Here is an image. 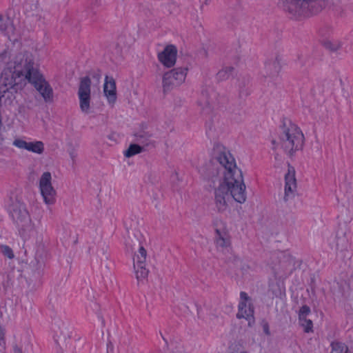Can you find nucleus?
<instances>
[{"mask_svg":"<svg viewBox=\"0 0 353 353\" xmlns=\"http://www.w3.org/2000/svg\"><path fill=\"white\" fill-rule=\"evenodd\" d=\"M205 174L208 179L212 181L220 177L219 185L214 190V202L218 211H225L234 201L239 203L245 202L246 186L242 172L224 145H214Z\"/></svg>","mask_w":353,"mask_h":353,"instance_id":"nucleus-1","label":"nucleus"},{"mask_svg":"<svg viewBox=\"0 0 353 353\" xmlns=\"http://www.w3.org/2000/svg\"><path fill=\"white\" fill-rule=\"evenodd\" d=\"M23 75L18 53L8 63L0 77V105L5 106L13 105L16 100V94L24 85Z\"/></svg>","mask_w":353,"mask_h":353,"instance_id":"nucleus-2","label":"nucleus"},{"mask_svg":"<svg viewBox=\"0 0 353 353\" xmlns=\"http://www.w3.org/2000/svg\"><path fill=\"white\" fill-rule=\"evenodd\" d=\"M278 5L294 20L308 18L327 8L336 9V4L330 0H279Z\"/></svg>","mask_w":353,"mask_h":353,"instance_id":"nucleus-3","label":"nucleus"},{"mask_svg":"<svg viewBox=\"0 0 353 353\" xmlns=\"http://www.w3.org/2000/svg\"><path fill=\"white\" fill-rule=\"evenodd\" d=\"M19 65L24 77V84L27 82L32 84L46 101H51L53 91L46 81L34 61L32 53L28 51L18 52Z\"/></svg>","mask_w":353,"mask_h":353,"instance_id":"nucleus-4","label":"nucleus"},{"mask_svg":"<svg viewBox=\"0 0 353 353\" xmlns=\"http://www.w3.org/2000/svg\"><path fill=\"white\" fill-rule=\"evenodd\" d=\"M280 143L284 152L290 157L295 156L303 149L305 137L302 130L291 121H285L279 135Z\"/></svg>","mask_w":353,"mask_h":353,"instance_id":"nucleus-5","label":"nucleus"},{"mask_svg":"<svg viewBox=\"0 0 353 353\" xmlns=\"http://www.w3.org/2000/svg\"><path fill=\"white\" fill-rule=\"evenodd\" d=\"M90 87L91 80L89 77L81 78L77 95L80 110L85 114H89L93 112Z\"/></svg>","mask_w":353,"mask_h":353,"instance_id":"nucleus-6","label":"nucleus"},{"mask_svg":"<svg viewBox=\"0 0 353 353\" xmlns=\"http://www.w3.org/2000/svg\"><path fill=\"white\" fill-rule=\"evenodd\" d=\"M214 225L216 232L214 237L216 248L223 254H231L230 239L225 223L221 220H216Z\"/></svg>","mask_w":353,"mask_h":353,"instance_id":"nucleus-7","label":"nucleus"},{"mask_svg":"<svg viewBox=\"0 0 353 353\" xmlns=\"http://www.w3.org/2000/svg\"><path fill=\"white\" fill-rule=\"evenodd\" d=\"M52 174L44 172L39 179V188L43 202L46 205H52L56 202L57 191L52 185Z\"/></svg>","mask_w":353,"mask_h":353,"instance_id":"nucleus-8","label":"nucleus"},{"mask_svg":"<svg viewBox=\"0 0 353 353\" xmlns=\"http://www.w3.org/2000/svg\"><path fill=\"white\" fill-rule=\"evenodd\" d=\"M12 216L19 228L20 232L23 234L27 231L34 229V225L32 223L28 212L25 206L20 203L13 205L11 211Z\"/></svg>","mask_w":353,"mask_h":353,"instance_id":"nucleus-9","label":"nucleus"},{"mask_svg":"<svg viewBox=\"0 0 353 353\" xmlns=\"http://www.w3.org/2000/svg\"><path fill=\"white\" fill-rule=\"evenodd\" d=\"M187 69L178 68L165 72L163 77V90L168 92L181 85L185 79Z\"/></svg>","mask_w":353,"mask_h":353,"instance_id":"nucleus-10","label":"nucleus"},{"mask_svg":"<svg viewBox=\"0 0 353 353\" xmlns=\"http://www.w3.org/2000/svg\"><path fill=\"white\" fill-rule=\"evenodd\" d=\"M146 258V250L143 246H140L133 258V265L135 275L139 281L145 280L148 275L149 271L145 268Z\"/></svg>","mask_w":353,"mask_h":353,"instance_id":"nucleus-11","label":"nucleus"},{"mask_svg":"<svg viewBox=\"0 0 353 353\" xmlns=\"http://www.w3.org/2000/svg\"><path fill=\"white\" fill-rule=\"evenodd\" d=\"M240 296L241 301L236 316L239 319H245L248 321V326L251 327L254 323L253 307L246 293L241 292Z\"/></svg>","mask_w":353,"mask_h":353,"instance_id":"nucleus-12","label":"nucleus"},{"mask_svg":"<svg viewBox=\"0 0 353 353\" xmlns=\"http://www.w3.org/2000/svg\"><path fill=\"white\" fill-rule=\"evenodd\" d=\"M297 190L295 171L292 168L288 169L285 174L284 195L283 200L287 202L294 199Z\"/></svg>","mask_w":353,"mask_h":353,"instance_id":"nucleus-13","label":"nucleus"},{"mask_svg":"<svg viewBox=\"0 0 353 353\" xmlns=\"http://www.w3.org/2000/svg\"><path fill=\"white\" fill-rule=\"evenodd\" d=\"M12 145L20 150H24L38 155H41L45 150L44 143L41 141L28 142L18 137L14 139Z\"/></svg>","mask_w":353,"mask_h":353,"instance_id":"nucleus-14","label":"nucleus"},{"mask_svg":"<svg viewBox=\"0 0 353 353\" xmlns=\"http://www.w3.org/2000/svg\"><path fill=\"white\" fill-rule=\"evenodd\" d=\"M282 58L279 55H274L267 59L263 63V72L266 76L275 77L281 69Z\"/></svg>","mask_w":353,"mask_h":353,"instance_id":"nucleus-15","label":"nucleus"},{"mask_svg":"<svg viewBox=\"0 0 353 353\" xmlns=\"http://www.w3.org/2000/svg\"><path fill=\"white\" fill-rule=\"evenodd\" d=\"M176 54L177 50L175 46H168L159 54V60L164 66L170 68L176 63Z\"/></svg>","mask_w":353,"mask_h":353,"instance_id":"nucleus-16","label":"nucleus"},{"mask_svg":"<svg viewBox=\"0 0 353 353\" xmlns=\"http://www.w3.org/2000/svg\"><path fill=\"white\" fill-rule=\"evenodd\" d=\"M103 93L108 104L113 107L117 101L116 83L113 78L105 77L103 85Z\"/></svg>","mask_w":353,"mask_h":353,"instance_id":"nucleus-17","label":"nucleus"},{"mask_svg":"<svg viewBox=\"0 0 353 353\" xmlns=\"http://www.w3.org/2000/svg\"><path fill=\"white\" fill-rule=\"evenodd\" d=\"M15 29L12 20L8 17H3L0 15V35L3 34L8 37L10 41L12 40ZM15 39H13L14 40Z\"/></svg>","mask_w":353,"mask_h":353,"instance_id":"nucleus-18","label":"nucleus"},{"mask_svg":"<svg viewBox=\"0 0 353 353\" xmlns=\"http://www.w3.org/2000/svg\"><path fill=\"white\" fill-rule=\"evenodd\" d=\"M321 46L330 52H336L341 49L343 43L336 37H324L321 40Z\"/></svg>","mask_w":353,"mask_h":353,"instance_id":"nucleus-19","label":"nucleus"},{"mask_svg":"<svg viewBox=\"0 0 353 353\" xmlns=\"http://www.w3.org/2000/svg\"><path fill=\"white\" fill-rule=\"evenodd\" d=\"M343 207L352 218L353 216V186L346 189L341 198Z\"/></svg>","mask_w":353,"mask_h":353,"instance_id":"nucleus-20","label":"nucleus"},{"mask_svg":"<svg viewBox=\"0 0 353 353\" xmlns=\"http://www.w3.org/2000/svg\"><path fill=\"white\" fill-rule=\"evenodd\" d=\"M135 140L143 146H148L152 143V134L145 130L137 132L134 134Z\"/></svg>","mask_w":353,"mask_h":353,"instance_id":"nucleus-21","label":"nucleus"},{"mask_svg":"<svg viewBox=\"0 0 353 353\" xmlns=\"http://www.w3.org/2000/svg\"><path fill=\"white\" fill-rule=\"evenodd\" d=\"M143 150V146H141L139 144L132 143L130 144L128 148L124 152V155L125 157L130 158L136 154L141 153Z\"/></svg>","mask_w":353,"mask_h":353,"instance_id":"nucleus-22","label":"nucleus"},{"mask_svg":"<svg viewBox=\"0 0 353 353\" xmlns=\"http://www.w3.org/2000/svg\"><path fill=\"white\" fill-rule=\"evenodd\" d=\"M198 104L201 110L205 114L210 113L213 109L212 100L208 98L200 99Z\"/></svg>","mask_w":353,"mask_h":353,"instance_id":"nucleus-23","label":"nucleus"},{"mask_svg":"<svg viewBox=\"0 0 353 353\" xmlns=\"http://www.w3.org/2000/svg\"><path fill=\"white\" fill-rule=\"evenodd\" d=\"M234 68L232 66H226L219 70L217 73V78L220 81L228 79L232 74Z\"/></svg>","mask_w":353,"mask_h":353,"instance_id":"nucleus-24","label":"nucleus"},{"mask_svg":"<svg viewBox=\"0 0 353 353\" xmlns=\"http://www.w3.org/2000/svg\"><path fill=\"white\" fill-rule=\"evenodd\" d=\"M347 346L341 343H332V351L331 353H347Z\"/></svg>","mask_w":353,"mask_h":353,"instance_id":"nucleus-25","label":"nucleus"},{"mask_svg":"<svg viewBox=\"0 0 353 353\" xmlns=\"http://www.w3.org/2000/svg\"><path fill=\"white\" fill-rule=\"evenodd\" d=\"M228 353H248L245 348L239 343H233L229 347Z\"/></svg>","mask_w":353,"mask_h":353,"instance_id":"nucleus-26","label":"nucleus"},{"mask_svg":"<svg viewBox=\"0 0 353 353\" xmlns=\"http://www.w3.org/2000/svg\"><path fill=\"white\" fill-rule=\"evenodd\" d=\"M304 320H299L301 325L303 327L305 332H313V324L310 319H307V317H303Z\"/></svg>","mask_w":353,"mask_h":353,"instance_id":"nucleus-27","label":"nucleus"},{"mask_svg":"<svg viewBox=\"0 0 353 353\" xmlns=\"http://www.w3.org/2000/svg\"><path fill=\"white\" fill-rule=\"evenodd\" d=\"M168 353H185L184 347L181 344L171 343L168 346Z\"/></svg>","mask_w":353,"mask_h":353,"instance_id":"nucleus-28","label":"nucleus"},{"mask_svg":"<svg viewBox=\"0 0 353 353\" xmlns=\"http://www.w3.org/2000/svg\"><path fill=\"white\" fill-rule=\"evenodd\" d=\"M346 234H347L346 230H345L344 231L338 232V233H337V239H338L337 245H339L340 243L344 246L347 245V239L346 238Z\"/></svg>","mask_w":353,"mask_h":353,"instance_id":"nucleus-29","label":"nucleus"},{"mask_svg":"<svg viewBox=\"0 0 353 353\" xmlns=\"http://www.w3.org/2000/svg\"><path fill=\"white\" fill-rule=\"evenodd\" d=\"M310 312V309L307 305H303L301 307L299 310V320H304L303 317H307V316Z\"/></svg>","mask_w":353,"mask_h":353,"instance_id":"nucleus-30","label":"nucleus"},{"mask_svg":"<svg viewBox=\"0 0 353 353\" xmlns=\"http://www.w3.org/2000/svg\"><path fill=\"white\" fill-rule=\"evenodd\" d=\"M1 252L9 259H12L14 257V254L11 248H10L7 245H2L0 248Z\"/></svg>","mask_w":353,"mask_h":353,"instance_id":"nucleus-31","label":"nucleus"},{"mask_svg":"<svg viewBox=\"0 0 353 353\" xmlns=\"http://www.w3.org/2000/svg\"><path fill=\"white\" fill-rule=\"evenodd\" d=\"M6 350V341L4 339V331L0 327V352H3Z\"/></svg>","mask_w":353,"mask_h":353,"instance_id":"nucleus-32","label":"nucleus"},{"mask_svg":"<svg viewBox=\"0 0 353 353\" xmlns=\"http://www.w3.org/2000/svg\"><path fill=\"white\" fill-rule=\"evenodd\" d=\"M263 330L265 334L268 336L270 335V331L269 329V325L267 322L264 321L262 324Z\"/></svg>","mask_w":353,"mask_h":353,"instance_id":"nucleus-33","label":"nucleus"},{"mask_svg":"<svg viewBox=\"0 0 353 353\" xmlns=\"http://www.w3.org/2000/svg\"><path fill=\"white\" fill-rule=\"evenodd\" d=\"M92 77L96 80L97 84H99V80L101 79V74L99 72H96L93 74Z\"/></svg>","mask_w":353,"mask_h":353,"instance_id":"nucleus-34","label":"nucleus"},{"mask_svg":"<svg viewBox=\"0 0 353 353\" xmlns=\"http://www.w3.org/2000/svg\"><path fill=\"white\" fill-rule=\"evenodd\" d=\"M232 259H233L234 261H236V262H241V261H240V259H239V258H238L236 256H235V255H233V256H232Z\"/></svg>","mask_w":353,"mask_h":353,"instance_id":"nucleus-35","label":"nucleus"},{"mask_svg":"<svg viewBox=\"0 0 353 353\" xmlns=\"http://www.w3.org/2000/svg\"><path fill=\"white\" fill-rule=\"evenodd\" d=\"M14 353H22V351L20 348L19 347H15L14 348Z\"/></svg>","mask_w":353,"mask_h":353,"instance_id":"nucleus-36","label":"nucleus"},{"mask_svg":"<svg viewBox=\"0 0 353 353\" xmlns=\"http://www.w3.org/2000/svg\"><path fill=\"white\" fill-rule=\"evenodd\" d=\"M70 154L72 159H74L76 157V154H74V152H70Z\"/></svg>","mask_w":353,"mask_h":353,"instance_id":"nucleus-37","label":"nucleus"}]
</instances>
